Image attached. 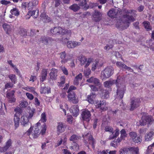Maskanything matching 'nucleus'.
<instances>
[{
	"label": "nucleus",
	"mask_w": 154,
	"mask_h": 154,
	"mask_svg": "<svg viewBox=\"0 0 154 154\" xmlns=\"http://www.w3.org/2000/svg\"><path fill=\"white\" fill-rule=\"evenodd\" d=\"M125 14H124L122 17L120 24L119 25V26L123 29H127L129 27L130 23L135 20L133 17L130 15L131 13L130 11L128 10H125Z\"/></svg>",
	"instance_id": "f257e3e1"
},
{
	"label": "nucleus",
	"mask_w": 154,
	"mask_h": 154,
	"mask_svg": "<svg viewBox=\"0 0 154 154\" xmlns=\"http://www.w3.org/2000/svg\"><path fill=\"white\" fill-rule=\"evenodd\" d=\"M34 129L32 132L33 137L36 138L38 137L40 133L43 135L45 133L46 127L45 124H44L42 127L40 122H38L34 126Z\"/></svg>",
	"instance_id": "f03ea898"
},
{
	"label": "nucleus",
	"mask_w": 154,
	"mask_h": 154,
	"mask_svg": "<svg viewBox=\"0 0 154 154\" xmlns=\"http://www.w3.org/2000/svg\"><path fill=\"white\" fill-rule=\"evenodd\" d=\"M34 111V110L32 109L29 113V115L26 113L21 116L20 119V124L23 127H27L29 126V120L33 116Z\"/></svg>",
	"instance_id": "7ed1b4c3"
},
{
	"label": "nucleus",
	"mask_w": 154,
	"mask_h": 154,
	"mask_svg": "<svg viewBox=\"0 0 154 154\" xmlns=\"http://www.w3.org/2000/svg\"><path fill=\"white\" fill-rule=\"evenodd\" d=\"M113 71L114 69L112 67H107L101 72V77L103 80H105L112 75Z\"/></svg>",
	"instance_id": "20e7f679"
},
{
	"label": "nucleus",
	"mask_w": 154,
	"mask_h": 154,
	"mask_svg": "<svg viewBox=\"0 0 154 154\" xmlns=\"http://www.w3.org/2000/svg\"><path fill=\"white\" fill-rule=\"evenodd\" d=\"M51 32L53 34L64 35L70 32V31L65 29L64 28L61 27H56L51 30Z\"/></svg>",
	"instance_id": "39448f33"
},
{
	"label": "nucleus",
	"mask_w": 154,
	"mask_h": 154,
	"mask_svg": "<svg viewBox=\"0 0 154 154\" xmlns=\"http://www.w3.org/2000/svg\"><path fill=\"white\" fill-rule=\"evenodd\" d=\"M130 139L135 143H140L142 141V137L138 136L137 133L135 131L130 132L129 134Z\"/></svg>",
	"instance_id": "423d86ee"
},
{
	"label": "nucleus",
	"mask_w": 154,
	"mask_h": 154,
	"mask_svg": "<svg viewBox=\"0 0 154 154\" xmlns=\"http://www.w3.org/2000/svg\"><path fill=\"white\" fill-rule=\"evenodd\" d=\"M152 119L150 116L144 115L142 116L141 120L140 121V125H145L146 124H150L152 121Z\"/></svg>",
	"instance_id": "0eeeda50"
},
{
	"label": "nucleus",
	"mask_w": 154,
	"mask_h": 154,
	"mask_svg": "<svg viewBox=\"0 0 154 154\" xmlns=\"http://www.w3.org/2000/svg\"><path fill=\"white\" fill-rule=\"evenodd\" d=\"M79 60L81 65H85V67H87L92 62L93 59L91 58H89L87 60V58L85 57L80 56L79 57Z\"/></svg>",
	"instance_id": "6e6552de"
},
{
	"label": "nucleus",
	"mask_w": 154,
	"mask_h": 154,
	"mask_svg": "<svg viewBox=\"0 0 154 154\" xmlns=\"http://www.w3.org/2000/svg\"><path fill=\"white\" fill-rule=\"evenodd\" d=\"M140 100L139 98H135L133 97L131 100L130 104L131 111L135 109L138 107L139 106Z\"/></svg>",
	"instance_id": "1a4fd4ad"
},
{
	"label": "nucleus",
	"mask_w": 154,
	"mask_h": 154,
	"mask_svg": "<svg viewBox=\"0 0 154 154\" xmlns=\"http://www.w3.org/2000/svg\"><path fill=\"white\" fill-rule=\"evenodd\" d=\"M83 137L84 138H88L89 143L91 145L93 148L94 149L95 148L94 144L96 143V141L91 134L89 133H85L83 136Z\"/></svg>",
	"instance_id": "9d476101"
},
{
	"label": "nucleus",
	"mask_w": 154,
	"mask_h": 154,
	"mask_svg": "<svg viewBox=\"0 0 154 154\" xmlns=\"http://www.w3.org/2000/svg\"><path fill=\"white\" fill-rule=\"evenodd\" d=\"M119 14L120 12L118 9L115 8H112L107 12L108 16L112 18L116 17Z\"/></svg>",
	"instance_id": "9b49d317"
},
{
	"label": "nucleus",
	"mask_w": 154,
	"mask_h": 154,
	"mask_svg": "<svg viewBox=\"0 0 154 154\" xmlns=\"http://www.w3.org/2000/svg\"><path fill=\"white\" fill-rule=\"evenodd\" d=\"M82 117L83 119L88 121L91 118V114L90 112L87 110L84 109L82 112Z\"/></svg>",
	"instance_id": "f8f14e48"
},
{
	"label": "nucleus",
	"mask_w": 154,
	"mask_h": 154,
	"mask_svg": "<svg viewBox=\"0 0 154 154\" xmlns=\"http://www.w3.org/2000/svg\"><path fill=\"white\" fill-rule=\"evenodd\" d=\"M102 14L97 11H95L93 14L92 19L95 22L100 21L102 18Z\"/></svg>",
	"instance_id": "ddd939ff"
},
{
	"label": "nucleus",
	"mask_w": 154,
	"mask_h": 154,
	"mask_svg": "<svg viewBox=\"0 0 154 154\" xmlns=\"http://www.w3.org/2000/svg\"><path fill=\"white\" fill-rule=\"evenodd\" d=\"M120 82V79L118 78H117V79L116 80L106 81L104 82V85L107 88L110 87L114 84H116V86H118L119 82Z\"/></svg>",
	"instance_id": "4468645a"
},
{
	"label": "nucleus",
	"mask_w": 154,
	"mask_h": 154,
	"mask_svg": "<svg viewBox=\"0 0 154 154\" xmlns=\"http://www.w3.org/2000/svg\"><path fill=\"white\" fill-rule=\"evenodd\" d=\"M86 81L91 83H93L96 86H98L99 87H101V86L99 79L93 77H91L90 78L88 79Z\"/></svg>",
	"instance_id": "2eb2a0df"
},
{
	"label": "nucleus",
	"mask_w": 154,
	"mask_h": 154,
	"mask_svg": "<svg viewBox=\"0 0 154 154\" xmlns=\"http://www.w3.org/2000/svg\"><path fill=\"white\" fill-rule=\"evenodd\" d=\"M70 111L72 114L73 116L76 117L79 114V110L78 106L74 105L72 106L70 109Z\"/></svg>",
	"instance_id": "dca6fc26"
},
{
	"label": "nucleus",
	"mask_w": 154,
	"mask_h": 154,
	"mask_svg": "<svg viewBox=\"0 0 154 154\" xmlns=\"http://www.w3.org/2000/svg\"><path fill=\"white\" fill-rule=\"evenodd\" d=\"M66 125L64 123L59 122L58 123L57 131L60 133L64 132L66 128Z\"/></svg>",
	"instance_id": "f3484780"
},
{
	"label": "nucleus",
	"mask_w": 154,
	"mask_h": 154,
	"mask_svg": "<svg viewBox=\"0 0 154 154\" xmlns=\"http://www.w3.org/2000/svg\"><path fill=\"white\" fill-rule=\"evenodd\" d=\"M58 70L55 68H52L51 70V72L49 75L50 79L54 80L57 79V76Z\"/></svg>",
	"instance_id": "a211bd4d"
},
{
	"label": "nucleus",
	"mask_w": 154,
	"mask_h": 154,
	"mask_svg": "<svg viewBox=\"0 0 154 154\" xmlns=\"http://www.w3.org/2000/svg\"><path fill=\"white\" fill-rule=\"evenodd\" d=\"M11 140L9 139L6 143V145L3 147H0V152H4L7 150L11 146Z\"/></svg>",
	"instance_id": "6ab92c4d"
},
{
	"label": "nucleus",
	"mask_w": 154,
	"mask_h": 154,
	"mask_svg": "<svg viewBox=\"0 0 154 154\" xmlns=\"http://www.w3.org/2000/svg\"><path fill=\"white\" fill-rule=\"evenodd\" d=\"M60 57L62 60L61 62L62 64L65 63L69 59L68 56H66V54L64 51L60 53Z\"/></svg>",
	"instance_id": "aec40b11"
},
{
	"label": "nucleus",
	"mask_w": 154,
	"mask_h": 154,
	"mask_svg": "<svg viewBox=\"0 0 154 154\" xmlns=\"http://www.w3.org/2000/svg\"><path fill=\"white\" fill-rule=\"evenodd\" d=\"M14 123L15 127L17 128L19 127L20 123V118L18 113H16L14 114Z\"/></svg>",
	"instance_id": "412c9836"
},
{
	"label": "nucleus",
	"mask_w": 154,
	"mask_h": 154,
	"mask_svg": "<svg viewBox=\"0 0 154 154\" xmlns=\"http://www.w3.org/2000/svg\"><path fill=\"white\" fill-rule=\"evenodd\" d=\"M51 38H47L45 36H42L40 38V42L45 45H47L51 41Z\"/></svg>",
	"instance_id": "4be33fe9"
},
{
	"label": "nucleus",
	"mask_w": 154,
	"mask_h": 154,
	"mask_svg": "<svg viewBox=\"0 0 154 154\" xmlns=\"http://www.w3.org/2000/svg\"><path fill=\"white\" fill-rule=\"evenodd\" d=\"M40 92L41 94H48L50 92V90L48 89V88L45 86V84L42 83L41 85Z\"/></svg>",
	"instance_id": "5701e85b"
},
{
	"label": "nucleus",
	"mask_w": 154,
	"mask_h": 154,
	"mask_svg": "<svg viewBox=\"0 0 154 154\" xmlns=\"http://www.w3.org/2000/svg\"><path fill=\"white\" fill-rule=\"evenodd\" d=\"M106 103L105 101L103 100L100 101V103L98 104L96 106L97 108H99L100 107V109L103 110H107V107H105Z\"/></svg>",
	"instance_id": "b1692460"
},
{
	"label": "nucleus",
	"mask_w": 154,
	"mask_h": 154,
	"mask_svg": "<svg viewBox=\"0 0 154 154\" xmlns=\"http://www.w3.org/2000/svg\"><path fill=\"white\" fill-rule=\"evenodd\" d=\"M128 150L131 154H139V150L137 147H130L128 148Z\"/></svg>",
	"instance_id": "393cba45"
},
{
	"label": "nucleus",
	"mask_w": 154,
	"mask_h": 154,
	"mask_svg": "<svg viewBox=\"0 0 154 154\" xmlns=\"http://www.w3.org/2000/svg\"><path fill=\"white\" fill-rule=\"evenodd\" d=\"M154 132L152 131L146 134L145 136V139L146 141H149L152 139Z\"/></svg>",
	"instance_id": "a878e982"
},
{
	"label": "nucleus",
	"mask_w": 154,
	"mask_h": 154,
	"mask_svg": "<svg viewBox=\"0 0 154 154\" xmlns=\"http://www.w3.org/2000/svg\"><path fill=\"white\" fill-rule=\"evenodd\" d=\"M112 134L110 135L109 139L110 140H113L115 138H116L119 134V130L118 129H116L114 132L112 131Z\"/></svg>",
	"instance_id": "bb28decb"
},
{
	"label": "nucleus",
	"mask_w": 154,
	"mask_h": 154,
	"mask_svg": "<svg viewBox=\"0 0 154 154\" xmlns=\"http://www.w3.org/2000/svg\"><path fill=\"white\" fill-rule=\"evenodd\" d=\"M2 26L5 30L6 32V33L9 34L11 30V27L10 25L6 23H4Z\"/></svg>",
	"instance_id": "cd10ccee"
},
{
	"label": "nucleus",
	"mask_w": 154,
	"mask_h": 154,
	"mask_svg": "<svg viewBox=\"0 0 154 154\" xmlns=\"http://www.w3.org/2000/svg\"><path fill=\"white\" fill-rule=\"evenodd\" d=\"M38 10H35L32 11H29L28 14L30 16H32L33 18H36L38 16Z\"/></svg>",
	"instance_id": "c85d7f7f"
},
{
	"label": "nucleus",
	"mask_w": 154,
	"mask_h": 154,
	"mask_svg": "<svg viewBox=\"0 0 154 154\" xmlns=\"http://www.w3.org/2000/svg\"><path fill=\"white\" fill-rule=\"evenodd\" d=\"M41 18L45 22H48L50 21V18L45 13H42L41 15Z\"/></svg>",
	"instance_id": "c756f323"
},
{
	"label": "nucleus",
	"mask_w": 154,
	"mask_h": 154,
	"mask_svg": "<svg viewBox=\"0 0 154 154\" xmlns=\"http://www.w3.org/2000/svg\"><path fill=\"white\" fill-rule=\"evenodd\" d=\"M23 89L26 90L33 93L34 95H37V93L35 91V88L34 87L27 86L24 87Z\"/></svg>",
	"instance_id": "7c9ffc66"
},
{
	"label": "nucleus",
	"mask_w": 154,
	"mask_h": 154,
	"mask_svg": "<svg viewBox=\"0 0 154 154\" xmlns=\"http://www.w3.org/2000/svg\"><path fill=\"white\" fill-rule=\"evenodd\" d=\"M116 65L120 69L122 70H125L127 66L123 63L121 62H117Z\"/></svg>",
	"instance_id": "2f4dec72"
},
{
	"label": "nucleus",
	"mask_w": 154,
	"mask_h": 154,
	"mask_svg": "<svg viewBox=\"0 0 154 154\" xmlns=\"http://www.w3.org/2000/svg\"><path fill=\"white\" fill-rule=\"evenodd\" d=\"M68 100L70 102L73 103H77L79 102V100L77 97H68Z\"/></svg>",
	"instance_id": "473e14b6"
},
{
	"label": "nucleus",
	"mask_w": 154,
	"mask_h": 154,
	"mask_svg": "<svg viewBox=\"0 0 154 154\" xmlns=\"http://www.w3.org/2000/svg\"><path fill=\"white\" fill-rule=\"evenodd\" d=\"M8 77L13 84H15L17 82V79L16 75L13 74H10Z\"/></svg>",
	"instance_id": "72a5a7b5"
},
{
	"label": "nucleus",
	"mask_w": 154,
	"mask_h": 154,
	"mask_svg": "<svg viewBox=\"0 0 154 154\" xmlns=\"http://www.w3.org/2000/svg\"><path fill=\"white\" fill-rule=\"evenodd\" d=\"M41 74L42 81V82H43L46 79L47 76V69H43L42 71Z\"/></svg>",
	"instance_id": "f704fd0d"
},
{
	"label": "nucleus",
	"mask_w": 154,
	"mask_h": 154,
	"mask_svg": "<svg viewBox=\"0 0 154 154\" xmlns=\"http://www.w3.org/2000/svg\"><path fill=\"white\" fill-rule=\"evenodd\" d=\"M102 66L101 64H99L98 61H96L95 63H94L92 66V70L94 71L96 68L97 67H100Z\"/></svg>",
	"instance_id": "c9c22d12"
},
{
	"label": "nucleus",
	"mask_w": 154,
	"mask_h": 154,
	"mask_svg": "<svg viewBox=\"0 0 154 154\" xmlns=\"http://www.w3.org/2000/svg\"><path fill=\"white\" fill-rule=\"evenodd\" d=\"M69 8L74 11L75 12L79 9L80 7L77 4H74L70 6Z\"/></svg>",
	"instance_id": "e433bc0d"
},
{
	"label": "nucleus",
	"mask_w": 154,
	"mask_h": 154,
	"mask_svg": "<svg viewBox=\"0 0 154 154\" xmlns=\"http://www.w3.org/2000/svg\"><path fill=\"white\" fill-rule=\"evenodd\" d=\"M143 24L145 28L147 31L150 30L151 29V28L150 26V24L149 22L145 21L143 22Z\"/></svg>",
	"instance_id": "4c0bfd02"
},
{
	"label": "nucleus",
	"mask_w": 154,
	"mask_h": 154,
	"mask_svg": "<svg viewBox=\"0 0 154 154\" xmlns=\"http://www.w3.org/2000/svg\"><path fill=\"white\" fill-rule=\"evenodd\" d=\"M80 137L75 134H73L69 138L70 141H75L79 139L80 138Z\"/></svg>",
	"instance_id": "58836bf2"
},
{
	"label": "nucleus",
	"mask_w": 154,
	"mask_h": 154,
	"mask_svg": "<svg viewBox=\"0 0 154 154\" xmlns=\"http://www.w3.org/2000/svg\"><path fill=\"white\" fill-rule=\"evenodd\" d=\"M12 15H14L15 16H18L19 14V12L18 10L16 8H15L11 10L10 11Z\"/></svg>",
	"instance_id": "ea45409f"
},
{
	"label": "nucleus",
	"mask_w": 154,
	"mask_h": 154,
	"mask_svg": "<svg viewBox=\"0 0 154 154\" xmlns=\"http://www.w3.org/2000/svg\"><path fill=\"white\" fill-rule=\"evenodd\" d=\"M19 33L22 36H26L27 35V31L24 29H21Z\"/></svg>",
	"instance_id": "a19ab883"
},
{
	"label": "nucleus",
	"mask_w": 154,
	"mask_h": 154,
	"mask_svg": "<svg viewBox=\"0 0 154 154\" xmlns=\"http://www.w3.org/2000/svg\"><path fill=\"white\" fill-rule=\"evenodd\" d=\"M121 136L120 137L123 139H124L125 137H126L127 134L126 132L124 129H122L120 131Z\"/></svg>",
	"instance_id": "79ce46f5"
},
{
	"label": "nucleus",
	"mask_w": 154,
	"mask_h": 154,
	"mask_svg": "<svg viewBox=\"0 0 154 154\" xmlns=\"http://www.w3.org/2000/svg\"><path fill=\"white\" fill-rule=\"evenodd\" d=\"M46 121V116L45 112H43L41 115V118L39 122H44Z\"/></svg>",
	"instance_id": "37998d69"
},
{
	"label": "nucleus",
	"mask_w": 154,
	"mask_h": 154,
	"mask_svg": "<svg viewBox=\"0 0 154 154\" xmlns=\"http://www.w3.org/2000/svg\"><path fill=\"white\" fill-rule=\"evenodd\" d=\"M60 69L62 71L63 73L65 75H67L68 73V70L67 69L64 67L62 66L60 67Z\"/></svg>",
	"instance_id": "c03bdc74"
},
{
	"label": "nucleus",
	"mask_w": 154,
	"mask_h": 154,
	"mask_svg": "<svg viewBox=\"0 0 154 154\" xmlns=\"http://www.w3.org/2000/svg\"><path fill=\"white\" fill-rule=\"evenodd\" d=\"M113 56H115L116 58H120L121 57V55L118 52L116 51H113L112 53Z\"/></svg>",
	"instance_id": "a18cd8bd"
},
{
	"label": "nucleus",
	"mask_w": 154,
	"mask_h": 154,
	"mask_svg": "<svg viewBox=\"0 0 154 154\" xmlns=\"http://www.w3.org/2000/svg\"><path fill=\"white\" fill-rule=\"evenodd\" d=\"M27 105V102L25 101H21L20 103V106L22 108H25L26 107Z\"/></svg>",
	"instance_id": "49530a36"
},
{
	"label": "nucleus",
	"mask_w": 154,
	"mask_h": 154,
	"mask_svg": "<svg viewBox=\"0 0 154 154\" xmlns=\"http://www.w3.org/2000/svg\"><path fill=\"white\" fill-rule=\"evenodd\" d=\"M94 98L93 97H88L87 99L86 100L90 103L93 104L94 103Z\"/></svg>",
	"instance_id": "de8ad7c7"
},
{
	"label": "nucleus",
	"mask_w": 154,
	"mask_h": 154,
	"mask_svg": "<svg viewBox=\"0 0 154 154\" xmlns=\"http://www.w3.org/2000/svg\"><path fill=\"white\" fill-rule=\"evenodd\" d=\"M113 47V44H107L104 47V49L107 51H109V49H112Z\"/></svg>",
	"instance_id": "09e8293b"
},
{
	"label": "nucleus",
	"mask_w": 154,
	"mask_h": 154,
	"mask_svg": "<svg viewBox=\"0 0 154 154\" xmlns=\"http://www.w3.org/2000/svg\"><path fill=\"white\" fill-rule=\"evenodd\" d=\"M67 45L68 48H74V46L73 45V41H68L67 43Z\"/></svg>",
	"instance_id": "8fccbe9b"
},
{
	"label": "nucleus",
	"mask_w": 154,
	"mask_h": 154,
	"mask_svg": "<svg viewBox=\"0 0 154 154\" xmlns=\"http://www.w3.org/2000/svg\"><path fill=\"white\" fill-rule=\"evenodd\" d=\"M13 83L8 82L5 85V88L6 89L11 88L13 87Z\"/></svg>",
	"instance_id": "3c124183"
},
{
	"label": "nucleus",
	"mask_w": 154,
	"mask_h": 154,
	"mask_svg": "<svg viewBox=\"0 0 154 154\" xmlns=\"http://www.w3.org/2000/svg\"><path fill=\"white\" fill-rule=\"evenodd\" d=\"M124 90H120L118 88L117 91V95L119 96H123L124 94Z\"/></svg>",
	"instance_id": "603ef678"
},
{
	"label": "nucleus",
	"mask_w": 154,
	"mask_h": 154,
	"mask_svg": "<svg viewBox=\"0 0 154 154\" xmlns=\"http://www.w3.org/2000/svg\"><path fill=\"white\" fill-rule=\"evenodd\" d=\"M110 145L111 146L116 148L118 146L119 144L116 141H112L111 142Z\"/></svg>",
	"instance_id": "864d4df0"
},
{
	"label": "nucleus",
	"mask_w": 154,
	"mask_h": 154,
	"mask_svg": "<svg viewBox=\"0 0 154 154\" xmlns=\"http://www.w3.org/2000/svg\"><path fill=\"white\" fill-rule=\"evenodd\" d=\"M14 111L16 112V113H18L19 114V116H20V114H21L22 112V111L21 109L19 107H17L14 109Z\"/></svg>",
	"instance_id": "5fc2aeb1"
},
{
	"label": "nucleus",
	"mask_w": 154,
	"mask_h": 154,
	"mask_svg": "<svg viewBox=\"0 0 154 154\" xmlns=\"http://www.w3.org/2000/svg\"><path fill=\"white\" fill-rule=\"evenodd\" d=\"M105 130L106 131H108L112 133L113 131V128L111 127L106 126L105 128Z\"/></svg>",
	"instance_id": "6e6d98bb"
},
{
	"label": "nucleus",
	"mask_w": 154,
	"mask_h": 154,
	"mask_svg": "<svg viewBox=\"0 0 154 154\" xmlns=\"http://www.w3.org/2000/svg\"><path fill=\"white\" fill-rule=\"evenodd\" d=\"M34 7H35V6L33 5L32 3L30 2H29V3L28 6V9L29 10H32L33 9Z\"/></svg>",
	"instance_id": "4d7b16f0"
},
{
	"label": "nucleus",
	"mask_w": 154,
	"mask_h": 154,
	"mask_svg": "<svg viewBox=\"0 0 154 154\" xmlns=\"http://www.w3.org/2000/svg\"><path fill=\"white\" fill-rule=\"evenodd\" d=\"M91 70L90 69H87L84 72V74L86 77H88L91 73Z\"/></svg>",
	"instance_id": "13d9d810"
},
{
	"label": "nucleus",
	"mask_w": 154,
	"mask_h": 154,
	"mask_svg": "<svg viewBox=\"0 0 154 154\" xmlns=\"http://www.w3.org/2000/svg\"><path fill=\"white\" fill-rule=\"evenodd\" d=\"M36 79L37 78L36 76L31 75L29 81L30 82L31 81L32 82H33L36 80Z\"/></svg>",
	"instance_id": "bf43d9fd"
},
{
	"label": "nucleus",
	"mask_w": 154,
	"mask_h": 154,
	"mask_svg": "<svg viewBox=\"0 0 154 154\" xmlns=\"http://www.w3.org/2000/svg\"><path fill=\"white\" fill-rule=\"evenodd\" d=\"M8 100L10 103H13L15 101L16 99L14 97H9L8 98Z\"/></svg>",
	"instance_id": "052dcab7"
},
{
	"label": "nucleus",
	"mask_w": 154,
	"mask_h": 154,
	"mask_svg": "<svg viewBox=\"0 0 154 154\" xmlns=\"http://www.w3.org/2000/svg\"><path fill=\"white\" fill-rule=\"evenodd\" d=\"M55 2V6L57 7L59 6L61 3L60 0H54Z\"/></svg>",
	"instance_id": "680f3d73"
},
{
	"label": "nucleus",
	"mask_w": 154,
	"mask_h": 154,
	"mask_svg": "<svg viewBox=\"0 0 154 154\" xmlns=\"http://www.w3.org/2000/svg\"><path fill=\"white\" fill-rule=\"evenodd\" d=\"M89 86L91 87V90L93 91H98V89L94 85H91Z\"/></svg>",
	"instance_id": "e2e57ef3"
},
{
	"label": "nucleus",
	"mask_w": 154,
	"mask_h": 154,
	"mask_svg": "<svg viewBox=\"0 0 154 154\" xmlns=\"http://www.w3.org/2000/svg\"><path fill=\"white\" fill-rule=\"evenodd\" d=\"M67 121L69 123H72V117L71 116L69 115L68 116Z\"/></svg>",
	"instance_id": "0e129e2a"
},
{
	"label": "nucleus",
	"mask_w": 154,
	"mask_h": 154,
	"mask_svg": "<svg viewBox=\"0 0 154 154\" xmlns=\"http://www.w3.org/2000/svg\"><path fill=\"white\" fill-rule=\"evenodd\" d=\"M0 2L2 4L5 5H7L11 3V2L10 1H8L4 0L1 1Z\"/></svg>",
	"instance_id": "69168bd1"
},
{
	"label": "nucleus",
	"mask_w": 154,
	"mask_h": 154,
	"mask_svg": "<svg viewBox=\"0 0 154 154\" xmlns=\"http://www.w3.org/2000/svg\"><path fill=\"white\" fill-rule=\"evenodd\" d=\"M82 73H80L75 77V79L80 81L82 79Z\"/></svg>",
	"instance_id": "338daca9"
},
{
	"label": "nucleus",
	"mask_w": 154,
	"mask_h": 154,
	"mask_svg": "<svg viewBox=\"0 0 154 154\" xmlns=\"http://www.w3.org/2000/svg\"><path fill=\"white\" fill-rule=\"evenodd\" d=\"M30 2L32 3L33 5L35 7L38 5V0H33Z\"/></svg>",
	"instance_id": "774afa93"
}]
</instances>
